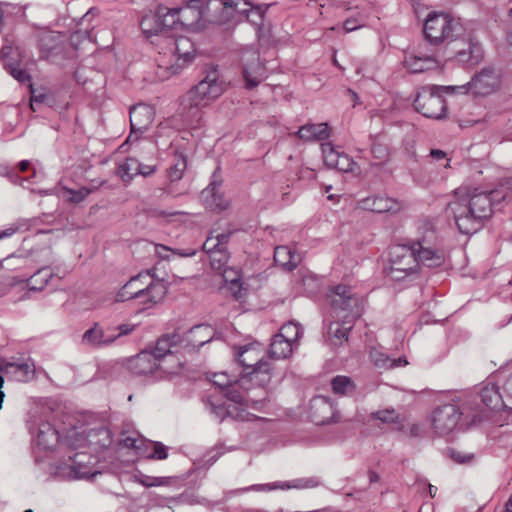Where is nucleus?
<instances>
[{
    "label": "nucleus",
    "instance_id": "f257e3e1",
    "mask_svg": "<svg viewBox=\"0 0 512 512\" xmlns=\"http://www.w3.org/2000/svg\"><path fill=\"white\" fill-rule=\"evenodd\" d=\"M494 191L484 192L478 188L461 187L456 190L454 199L447 210L453 215L455 224L462 234H473L492 215Z\"/></svg>",
    "mask_w": 512,
    "mask_h": 512
},
{
    "label": "nucleus",
    "instance_id": "f03ea898",
    "mask_svg": "<svg viewBox=\"0 0 512 512\" xmlns=\"http://www.w3.org/2000/svg\"><path fill=\"white\" fill-rule=\"evenodd\" d=\"M334 317L327 330V336L332 346H341L348 341V334L353 322L363 311V299L352 293L350 287L338 285L329 295Z\"/></svg>",
    "mask_w": 512,
    "mask_h": 512
},
{
    "label": "nucleus",
    "instance_id": "7ed1b4c3",
    "mask_svg": "<svg viewBox=\"0 0 512 512\" xmlns=\"http://www.w3.org/2000/svg\"><path fill=\"white\" fill-rule=\"evenodd\" d=\"M224 91V84L216 71H211L183 98L182 105L191 117L200 118V110L207 107Z\"/></svg>",
    "mask_w": 512,
    "mask_h": 512
},
{
    "label": "nucleus",
    "instance_id": "20e7f679",
    "mask_svg": "<svg viewBox=\"0 0 512 512\" xmlns=\"http://www.w3.org/2000/svg\"><path fill=\"white\" fill-rule=\"evenodd\" d=\"M224 91V84L216 71H211L183 98L182 105L191 117L200 118V110L207 107Z\"/></svg>",
    "mask_w": 512,
    "mask_h": 512
},
{
    "label": "nucleus",
    "instance_id": "39448f33",
    "mask_svg": "<svg viewBox=\"0 0 512 512\" xmlns=\"http://www.w3.org/2000/svg\"><path fill=\"white\" fill-rule=\"evenodd\" d=\"M67 424L70 428L66 429V448L77 449L91 446L104 448L111 443L110 432L104 427L88 429L84 421L78 420L74 424L71 417H66Z\"/></svg>",
    "mask_w": 512,
    "mask_h": 512
},
{
    "label": "nucleus",
    "instance_id": "423d86ee",
    "mask_svg": "<svg viewBox=\"0 0 512 512\" xmlns=\"http://www.w3.org/2000/svg\"><path fill=\"white\" fill-rule=\"evenodd\" d=\"M165 42H167V51L159 52L158 66L170 74H177L180 69L194 59V45L187 37L174 39L167 36Z\"/></svg>",
    "mask_w": 512,
    "mask_h": 512
},
{
    "label": "nucleus",
    "instance_id": "0eeeda50",
    "mask_svg": "<svg viewBox=\"0 0 512 512\" xmlns=\"http://www.w3.org/2000/svg\"><path fill=\"white\" fill-rule=\"evenodd\" d=\"M128 287L140 296V304L152 308L162 302L167 294V286L162 280H156L149 272H141L129 279Z\"/></svg>",
    "mask_w": 512,
    "mask_h": 512
},
{
    "label": "nucleus",
    "instance_id": "6e6552de",
    "mask_svg": "<svg viewBox=\"0 0 512 512\" xmlns=\"http://www.w3.org/2000/svg\"><path fill=\"white\" fill-rule=\"evenodd\" d=\"M459 30V24L443 12L429 13L423 27L425 39L432 45H439L452 39Z\"/></svg>",
    "mask_w": 512,
    "mask_h": 512
},
{
    "label": "nucleus",
    "instance_id": "1a4fd4ad",
    "mask_svg": "<svg viewBox=\"0 0 512 512\" xmlns=\"http://www.w3.org/2000/svg\"><path fill=\"white\" fill-rule=\"evenodd\" d=\"M446 86L424 87L414 100L415 109L423 116L432 119H442L446 115V104L439 90L454 93L455 91L445 88Z\"/></svg>",
    "mask_w": 512,
    "mask_h": 512
},
{
    "label": "nucleus",
    "instance_id": "9d476101",
    "mask_svg": "<svg viewBox=\"0 0 512 512\" xmlns=\"http://www.w3.org/2000/svg\"><path fill=\"white\" fill-rule=\"evenodd\" d=\"M232 234L231 230L219 232L213 229L202 245V249L208 255L210 265L215 271H222L228 264L230 259L228 242Z\"/></svg>",
    "mask_w": 512,
    "mask_h": 512
},
{
    "label": "nucleus",
    "instance_id": "9b49d317",
    "mask_svg": "<svg viewBox=\"0 0 512 512\" xmlns=\"http://www.w3.org/2000/svg\"><path fill=\"white\" fill-rule=\"evenodd\" d=\"M244 0H201V9L205 22L224 24L237 16V11H245Z\"/></svg>",
    "mask_w": 512,
    "mask_h": 512
},
{
    "label": "nucleus",
    "instance_id": "f8f14e48",
    "mask_svg": "<svg viewBox=\"0 0 512 512\" xmlns=\"http://www.w3.org/2000/svg\"><path fill=\"white\" fill-rule=\"evenodd\" d=\"M418 262L407 244L393 248L390 254L388 275L392 280L401 281L418 272Z\"/></svg>",
    "mask_w": 512,
    "mask_h": 512
},
{
    "label": "nucleus",
    "instance_id": "ddd939ff",
    "mask_svg": "<svg viewBox=\"0 0 512 512\" xmlns=\"http://www.w3.org/2000/svg\"><path fill=\"white\" fill-rule=\"evenodd\" d=\"M19 52L11 45H4L0 50V61L4 69L18 82L29 83V88L32 93L30 106L33 111L36 110L35 105L44 101V95H34L33 86L30 83L31 77L28 72L21 68L19 62Z\"/></svg>",
    "mask_w": 512,
    "mask_h": 512
},
{
    "label": "nucleus",
    "instance_id": "4468645a",
    "mask_svg": "<svg viewBox=\"0 0 512 512\" xmlns=\"http://www.w3.org/2000/svg\"><path fill=\"white\" fill-rule=\"evenodd\" d=\"M500 84V74L493 69L486 68L475 75L466 85L449 86L445 88L447 90L451 89L463 94H466L468 91H472L475 95L485 96L495 92L500 87Z\"/></svg>",
    "mask_w": 512,
    "mask_h": 512
},
{
    "label": "nucleus",
    "instance_id": "2eb2a0df",
    "mask_svg": "<svg viewBox=\"0 0 512 512\" xmlns=\"http://www.w3.org/2000/svg\"><path fill=\"white\" fill-rule=\"evenodd\" d=\"M241 63L246 88H255L266 79V67L257 50L245 48L241 53Z\"/></svg>",
    "mask_w": 512,
    "mask_h": 512
},
{
    "label": "nucleus",
    "instance_id": "dca6fc26",
    "mask_svg": "<svg viewBox=\"0 0 512 512\" xmlns=\"http://www.w3.org/2000/svg\"><path fill=\"white\" fill-rule=\"evenodd\" d=\"M461 412L455 404H445L436 408L432 414V426L439 435L451 433L457 426Z\"/></svg>",
    "mask_w": 512,
    "mask_h": 512
},
{
    "label": "nucleus",
    "instance_id": "f3484780",
    "mask_svg": "<svg viewBox=\"0 0 512 512\" xmlns=\"http://www.w3.org/2000/svg\"><path fill=\"white\" fill-rule=\"evenodd\" d=\"M154 119L153 109L145 104H137L130 108V134L127 142L137 141Z\"/></svg>",
    "mask_w": 512,
    "mask_h": 512
},
{
    "label": "nucleus",
    "instance_id": "a211bd4d",
    "mask_svg": "<svg viewBox=\"0 0 512 512\" xmlns=\"http://www.w3.org/2000/svg\"><path fill=\"white\" fill-rule=\"evenodd\" d=\"M129 369L138 376L152 375L158 370L169 372L168 368L158 361L154 353L149 350L141 351L133 357L129 361Z\"/></svg>",
    "mask_w": 512,
    "mask_h": 512
},
{
    "label": "nucleus",
    "instance_id": "6ab92c4d",
    "mask_svg": "<svg viewBox=\"0 0 512 512\" xmlns=\"http://www.w3.org/2000/svg\"><path fill=\"white\" fill-rule=\"evenodd\" d=\"M66 467L69 469V477L73 479L87 478L94 476V457L87 451H81L68 456Z\"/></svg>",
    "mask_w": 512,
    "mask_h": 512
},
{
    "label": "nucleus",
    "instance_id": "aec40b11",
    "mask_svg": "<svg viewBox=\"0 0 512 512\" xmlns=\"http://www.w3.org/2000/svg\"><path fill=\"white\" fill-rule=\"evenodd\" d=\"M310 417L317 425H324L337 421V412L333 403L325 396H315L310 401Z\"/></svg>",
    "mask_w": 512,
    "mask_h": 512
},
{
    "label": "nucleus",
    "instance_id": "412c9836",
    "mask_svg": "<svg viewBox=\"0 0 512 512\" xmlns=\"http://www.w3.org/2000/svg\"><path fill=\"white\" fill-rule=\"evenodd\" d=\"M321 485V481L319 477L312 476V477H303V478H297L292 481H286V482H275V483H269V484H258L253 485L249 488H245V491L248 490H255V491H272L276 489L281 490H288V489H312L316 488Z\"/></svg>",
    "mask_w": 512,
    "mask_h": 512
},
{
    "label": "nucleus",
    "instance_id": "4be33fe9",
    "mask_svg": "<svg viewBox=\"0 0 512 512\" xmlns=\"http://www.w3.org/2000/svg\"><path fill=\"white\" fill-rule=\"evenodd\" d=\"M0 371L1 376H5L7 379L27 382L33 379L35 375V365L30 360L7 362L0 367Z\"/></svg>",
    "mask_w": 512,
    "mask_h": 512
},
{
    "label": "nucleus",
    "instance_id": "5701e85b",
    "mask_svg": "<svg viewBox=\"0 0 512 512\" xmlns=\"http://www.w3.org/2000/svg\"><path fill=\"white\" fill-rule=\"evenodd\" d=\"M247 350L242 351L238 355V361L246 367H251L252 370L249 374V381L260 387L267 386L271 381V365L267 361L259 360L254 365L248 364L244 357Z\"/></svg>",
    "mask_w": 512,
    "mask_h": 512
},
{
    "label": "nucleus",
    "instance_id": "b1692460",
    "mask_svg": "<svg viewBox=\"0 0 512 512\" xmlns=\"http://www.w3.org/2000/svg\"><path fill=\"white\" fill-rule=\"evenodd\" d=\"M322 151L327 166L342 172H350L353 170L355 162L347 154L336 150L331 143L323 144Z\"/></svg>",
    "mask_w": 512,
    "mask_h": 512
},
{
    "label": "nucleus",
    "instance_id": "393cba45",
    "mask_svg": "<svg viewBox=\"0 0 512 512\" xmlns=\"http://www.w3.org/2000/svg\"><path fill=\"white\" fill-rule=\"evenodd\" d=\"M215 336L214 329L210 325L201 324L191 328L183 338L182 346L200 348L204 344L213 340Z\"/></svg>",
    "mask_w": 512,
    "mask_h": 512
},
{
    "label": "nucleus",
    "instance_id": "a878e982",
    "mask_svg": "<svg viewBox=\"0 0 512 512\" xmlns=\"http://www.w3.org/2000/svg\"><path fill=\"white\" fill-rule=\"evenodd\" d=\"M205 206L211 210L223 211L228 208L229 202L220 191V183L212 181L200 195Z\"/></svg>",
    "mask_w": 512,
    "mask_h": 512
},
{
    "label": "nucleus",
    "instance_id": "bb28decb",
    "mask_svg": "<svg viewBox=\"0 0 512 512\" xmlns=\"http://www.w3.org/2000/svg\"><path fill=\"white\" fill-rule=\"evenodd\" d=\"M35 436L37 445L45 450L55 449L60 441L59 431L47 421L38 425Z\"/></svg>",
    "mask_w": 512,
    "mask_h": 512
},
{
    "label": "nucleus",
    "instance_id": "cd10ccee",
    "mask_svg": "<svg viewBox=\"0 0 512 512\" xmlns=\"http://www.w3.org/2000/svg\"><path fill=\"white\" fill-rule=\"evenodd\" d=\"M180 26L194 27L204 21L201 9V0H190L185 7L178 8Z\"/></svg>",
    "mask_w": 512,
    "mask_h": 512
},
{
    "label": "nucleus",
    "instance_id": "c85d7f7f",
    "mask_svg": "<svg viewBox=\"0 0 512 512\" xmlns=\"http://www.w3.org/2000/svg\"><path fill=\"white\" fill-rule=\"evenodd\" d=\"M404 65L412 73H421L436 68L438 61L434 55L418 52V54L406 56Z\"/></svg>",
    "mask_w": 512,
    "mask_h": 512
},
{
    "label": "nucleus",
    "instance_id": "c756f323",
    "mask_svg": "<svg viewBox=\"0 0 512 512\" xmlns=\"http://www.w3.org/2000/svg\"><path fill=\"white\" fill-rule=\"evenodd\" d=\"M115 340L116 336H110V331L105 332L97 323L82 336V343L92 347L107 346Z\"/></svg>",
    "mask_w": 512,
    "mask_h": 512
},
{
    "label": "nucleus",
    "instance_id": "7c9ffc66",
    "mask_svg": "<svg viewBox=\"0 0 512 512\" xmlns=\"http://www.w3.org/2000/svg\"><path fill=\"white\" fill-rule=\"evenodd\" d=\"M414 255L418 262V267L420 265L428 268L439 267L445 262V254L439 248H424V250L414 252Z\"/></svg>",
    "mask_w": 512,
    "mask_h": 512
},
{
    "label": "nucleus",
    "instance_id": "2f4dec72",
    "mask_svg": "<svg viewBox=\"0 0 512 512\" xmlns=\"http://www.w3.org/2000/svg\"><path fill=\"white\" fill-rule=\"evenodd\" d=\"M274 261L291 271L300 263L301 256L288 246H277L274 251Z\"/></svg>",
    "mask_w": 512,
    "mask_h": 512
},
{
    "label": "nucleus",
    "instance_id": "473e14b6",
    "mask_svg": "<svg viewBox=\"0 0 512 512\" xmlns=\"http://www.w3.org/2000/svg\"><path fill=\"white\" fill-rule=\"evenodd\" d=\"M178 344L182 346L181 337L178 334L164 335L157 340L151 352L164 365L165 356L171 354L172 349Z\"/></svg>",
    "mask_w": 512,
    "mask_h": 512
},
{
    "label": "nucleus",
    "instance_id": "72a5a7b5",
    "mask_svg": "<svg viewBox=\"0 0 512 512\" xmlns=\"http://www.w3.org/2000/svg\"><path fill=\"white\" fill-rule=\"evenodd\" d=\"M297 136L306 141L325 140L330 136L326 123L306 124L299 128Z\"/></svg>",
    "mask_w": 512,
    "mask_h": 512
},
{
    "label": "nucleus",
    "instance_id": "f704fd0d",
    "mask_svg": "<svg viewBox=\"0 0 512 512\" xmlns=\"http://www.w3.org/2000/svg\"><path fill=\"white\" fill-rule=\"evenodd\" d=\"M158 14L160 25L162 26V38L165 41V38L169 36L168 32L180 26L178 8L169 9L164 6H159Z\"/></svg>",
    "mask_w": 512,
    "mask_h": 512
},
{
    "label": "nucleus",
    "instance_id": "c9c22d12",
    "mask_svg": "<svg viewBox=\"0 0 512 512\" xmlns=\"http://www.w3.org/2000/svg\"><path fill=\"white\" fill-rule=\"evenodd\" d=\"M295 348L291 342L276 334L271 340L269 355L274 359H286L292 355Z\"/></svg>",
    "mask_w": 512,
    "mask_h": 512
},
{
    "label": "nucleus",
    "instance_id": "e433bc0d",
    "mask_svg": "<svg viewBox=\"0 0 512 512\" xmlns=\"http://www.w3.org/2000/svg\"><path fill=\"white\" fill-rule=\"evenodd\" d=\"M481 401L492 410H498L503 406L502 396L496 384H487L480 393Z\"/></svg>",
    "mask_w": 512,
    "mask_h": 512
},
{
    "label": "nucleus",
    "instance_id": "4c0bfd02",
    "mask_svg": "<svg viewBox=\"0 0 512 512\" xmlns=\"http://www.w3.org/2000/svg\"><path fill=\"white\" fill-rule=\"evenodd\" d=\"M140 27L148 38L152 36H162V26L160 25L158 10L155 13L150 11L145 14L140 22Z\"/></svg>",
    "mask_w": 512,
    "mask_h": 512
},
{
    "label": "nucleus",
    "instance_id": "58836bf2",
    "mask_svg": "<svg viewBox=\"0 0 512 512\" xmlns=\"http://www.w3.org/2000/svg\"><path fill=\"white\" fill-rule=\"evenodd\" d=\"M483 50L479 43L469 42L467 49L459 50L456 57L459 62L476 65L482 59Z\"/></svg>",
    "mask_w": 512,
    "mask_h": 512
},
{
    "label": "nucleus",
    "instance_id": "ea45409f",
    "mask_svg": "<svg viewBox=\"0 0 512 512\" xmlns=\"http://www.w3.org/2000/svg\"><path fill=\"white\" fill-rule=\"evenodd\" d=\"M62 35L59 32H47L41 37V51L43 56L50 58L54 50H61Z\"/></svg>",
    "mask_w": 512,
    "mask_h": 512
},
{
    "label": "nucleus",
    "instance_id": "a19ab883",
    "mask_svg": "<svg viewBox=\"0 0 512 512\" xmlns=\"http://www.w3.org/2000/svg\"><path fill=\"white\" fill-rule=\"evenodd\" d=\"M246 378H242L241 382L238 383L236 380L234 383L230 384L229 387L225 389V396L232 402L237 404L249 405L250 402H257L254 399H251L248 395H245L243 392L239 390L240 387H243L246 382Z\"/></svg>",
    "mask_w": 512,
    "mask_h": 512
},
{
    "label": "nucleus",
    "instance_id": "79ce46f5",
    "mask_svg": "<svg viewBox=\"0 0 512 512\" xmlns=\"http://www.w3.org/2000/svg\"><path fill=\"white\" fill-rule=\"evenodd\" d=\"M222 274L224 281L229 284V289L233 292L236 298L241 297V274L238 269H234L226 266L222 271H218Z\"/></svg>",
    "mask_w": 512,
    "mask_h": 512
},
{
    "label": "nucleus",
    "instance_id": "37998d69",
    "mask_svg": "<svg viewBox=\"0 0 512 512\" xmlns=\"http://www.w3.org/2000/svg\"><path fill=\"white\" fill-rule=\"evenodd\" d=\"M117 175L125 182H130L133 177L139 175V161L135 158H127L117 168Z\"/></svg>",
    "mask_w": 512,
    "mask_h": 512
},
{
    "label": "nucleus",
    "instance_id": "c03bdc74",
    "mask_svg": "<svg viewBox=\"0 0 512 512\" xmlns=\"http://www.w3.org/2000/svg\"><path fill=\"white\" fill-rule=\"evenodd\" d=\"M141 455L147 459L164 460L168 457L167 447L161 442L146 440Z\"/></svg>",
    "mask_w": 512,
    "mask_h": 512
},
{
    "label": "nucleus",
    "instance_id": "a18cd8bd",
    "mask_svg": "<svg viewBox=\"0 0 512 512\" xmlns=\"http://www.w3.org/2000/svg\"><path fill=\"white\" fill-rule=\"evenodd\" d=\"M332 390L340 396L350 395L355 390V384L348 376L338 375L331 380Z\"/></svg>",
    "mask_w": 512,
    "mask_h": 512
},
{
    "label": "nucleus",
    "instance_id": "49530a36",
    "mask_svg": "<svg viewBox=\"0 0 512 512\" xmlns=\"http://www.w3.org/2000/svg\"><path fill=\"white\" fill-rule=\"evenodd\" d=\"M187 168L186 157L181 153H175L174 163L168 169V177L171 182L180 180Z\"/></svg>",
    "mask_w": 512,
    "mask_h": 512
},
{
    "label": "nucleus",
    "instance_id": "de8ad7c7",
    "mask_svg": "<svg viewBox=\"0 0 512 512\" xmlns=\"http://www.w3.org/2000/svg\"><path fill=\"white\" fill-rule=\"evenodd\" d=\"M53 278L52 272L48 268L39 269L32 277L29 284V291H40L45 285L48 284L49 280Z\"/></svg>",
    "mask_w": 512,
    "mask_h": 512
},
{
    "label": "nucleus",
    "instance_id": "09e8293b",
    "mask_svg": "<svg viewBox=\"0 0 512 512\" xmlns=\"http://www.w3.org/2000/svg\"><path fill=\"white\" fill-rule=\"evenodd\" d=\"M302 334L303 329L294 322H288L284 324L278 333V335H280L282 338H285L295 346H297V342L302 337Z\"/></svg>",
    "mask_w": 512,
    "mask_h": 512
},
{
    "label": "nucleus",
    "instance_id": "8fccbe9b",
    "mask_svg": "<svg viewBox=\"0 0 512 512\" xmlns=\"http://www.w3.org/2000/svg\"><path fill=\"white\" fill-rule=\"evenodd\" d=\"M30 259L23 255H10L2 260L1 267L8 271H16L26 268Z\"/></svg>",
    "mask_w": 512,
    "mask_h": 512
},
{
    "label": "nucleus",
    "instance_id": "3c124183",
    "mask_svg": "<svg viewBox=\"0 0 512 512\" xmlns=\"http://www.w3.org/2000/svg\"><path fill=\"white\" fill-rule=\"evenodd\" d=\"M245 11H237V15H243L246 19L257 27L263 24L264 11L260 7H254L251 3L246 1Z\"/></svg>",
    "mask_w": 512,
    "mask_h": 512
},
{
    "label": "nucleus",
    "instance_id": "603ef678",
    "mask_svg": "<svg viewBox=\"0 0 512 512\" xmlns=\"http://www.w3.org/2000/svg\"><path fill=\"white\" fill-rule=\"evenodd\" d=\"M370 419L378 420L385 424H392L399 421V414L393 408H386L372 412Z\"/></svg>",
    "mask_w": 512,
    "mask_h": 512
},
{
    "label": "nucleus",
    "instance_id": "864d4df0",
    "mask_svg": "<svg viewBox=\"0 0 512 512\" xmlns=\"http://www.w3.org/2000/svg\"><path fill=\"white\" fill-rule=\"evenodd\" d=\"M399 210L400 204L395 199L385 196H377L375 208L376 213L397 212Z\"/></svg>",
    "mask_w": 512,
    "mask_h": 512
},
{
    "label": "nucleus",
    "instance_id": "5fc2aeb1",
    "mask_svg": "<svg viewBox=\"0 0 512 512\" xmlns=\"http://www.w3.org/2000/svg\"><path fill=\"white\" fill-rule=\"evenodd\" d=\"M370 357L374 363V365L380 369H392L394 362L392 358L383 353L380 350L373 349L370 352Z\"/></svg>",
    "mask_w": 512,
    "mask_h": 512
},
{
    "label": "nucleus",
    "instance_id": "6e6d98bb",
    "mask_svg": "<svg viewBox=\"0 0 512 512\" xmlns=\"http://www.w3.org/2000/svg\"><path fill=\"white\" fill-rule=\"evenodd\" d=\"M170 480L171 478L169 477H152L144 474H141L136 478V481L139 484L147 488L168 485Z\"/></svg>",
    "mask_w": 512,
    "mask_h": 512
},
{
    "label": "nucleus",
    "instance_id": "4d7b16f0",
    "mask_svg": "<svg viewBox=\"0 0 512 512\" xmlns=\"http://www.w3.org/2000/svg\"><path fill=\"white\" fill-rule=\"evenodd\" d=\"M438 239L435 227L431 222H424L418 228V236L413 241H423L427 239Z\"/></svg>",
    "mask_w": 512,
    "mask_h": 512
},
{
    "label": "nucleus",
    "instance_id": "13d9d810",
    "mask_svg": "<svg viewBox=\"0 0 512 512\" xmlns=\"http://www.w3.org/2000/svg\"><path fill=\"white\" fill-rule=\"evenodd\" d=\"M91 192L92 189L86 187H82L79 190L66 188V201L78 204L82 202Z\"/></svg>",
    "mask_w": 512,
    "mask_h": 512
},
{
    "label": "nucleus",
    "instance_id": "bf43d9fd",
    "mask_svg": "<svg viewBox=\"0 0 512 512\" xmlns=\"http://www.w3.org/2000/svg\"><path fill=\"white\" fill-rule=\"evenodd\" d=\"M121 443L124 447L135 449L142 454L146 439L134 435H127L121 439Z\"/></svg>",
    "mask_w": 512,
    "mask_h": 512
},
{
    "label": "nucleus",
    "instance_id": "052dcab7",
    "mask_svg": "<svg viewBox=\"0 0 512 512\" xmlns=\"http://www.w3.org/2000/svg\"><path fill=\"white\" fill-rule=\"evenodd\" d=\"M135 290L133 288L128 287V282H126L116 293L115 301L116 302H126L128 300L136 299L140 302V296L138 294H134Z\"/></svg>",
    "mask_w": 512,
    "mask_h": 512
},
{
    "label": "nucleus",
    "instance_id": "680f3d73",
    "mask_svg": "<svg viewBox=\"0 0 512 512\" xmlns=\"http://www.w3.org/2000/svg\"><path fill=\"white\" fill-rule=\"evenodd\" d=\"M88 37H89L88 28H85L84 30H78L70 35V38H69L70 45L75 50H78L81 44L89 43Z\"/></svg>",
    "mask_w": 512,
    "mask_h": 512
},
{
    "label": "nucleus",
    "instance_id": "e2e57ef3",
    "mask_svg": "<svg viewBox=\"0 0 512 512\" xmlns=\"http://www.w3.org/2000/svg\"><path fill=\"white\" fill-rule=\"evenodd\" d=\"M212 383L219 388L225 390L230 384L235 382V378L227 375L224 372L214 373L211 379Z\"/></svg>",
    "mask_w": 512,
    "mask_h": 512
},
{
    "label": "nucleus",
    "instance_id": "0e129e2a",
    "mask_svg": "<svg viewBox=\"0 0 512 512\" xmlns=\"http://www.w3.org/2000/svg\"><path fill=\"white\" fill-rule=\"evenodd\" d=\"M437 243H438V239L430 238V239L423 240V241H409V243L407 245L413 252H417L420 250H424V248H427V249L438 248Z\"/></svg>",
    "mask_w": 512,
    "mask_h": 512
},
{
    "label": "nucleus",
    "instance_id": "69168bd1",
    "mask_svg": "<svg viewBox=\"0 0 512 512\" xmlns=\"http://www.w3.org/2000/svg\"><path fill=\"white\" fill-rule=\"evenodd\" d=\"M134 329H135V325L125 323V324H121L114 328H109L108 331H110V336H116V339H117L121 336H125V335L132 333L134 331Z\"/></svg>",
    "mask_w": 512,
    "mask_h": 512
},
{
    "label": "nucleus",
    "instance_id": "338daca9",
    "mask_svg": "<svg viewBox=\"0 0 512 512\" xmlns=\"http://www.w3.org/2000/svg\"><path fill=\"white\" fill-rule=\"evenodd\" d=\"M371 152L373 154V157L380 162H384L388 159V149L386 146L375 143L371 147Z\"/></svg>",
    "mask_w": 512,
    "mask_h": 512
},
{
    "label": "nucleus",
    "instance_id": "774afa93",
    "mask_svg": "<svg viewBox=\"0 0 512 512\" xmlns=\"http://www.w3.org/2000/svg\"><path fill=\"white\" fill-rule=\"evenodd\" d=\"M207 407L211 414L215 416V418L219 419L220 421L224 420L226 415L228 414L226 408L223 405H216L212 402H209L207 404Z\"/></svg>",
    "mask_w": 512,
    "mask_h": 512
}]
</instances>
